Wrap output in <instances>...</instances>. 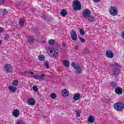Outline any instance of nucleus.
Here are the masks:
<instances>
[{"instance_id": "nucleus-1", "label": "nucleus", "mask_w": 124, "mask_h": 124, "mask_svg": "<svg viewBox=\"0 0 124 124\" xmlns=\"http://www.w3.org/2000/svg\"><path fill=\"white\" fill-rule=\"evenodd\" d=\"M113 75H119L120 74V68L121 65L118 62H114L111 65Z\"/></svg>"}, {"instance_id": "nucleus-2", "label": "nucleus", "mask_w": 124, "mask_h": 124, "mask_svg": "<svg viewBox=\"0 0 124 124\" xmlns=\"http://www.w3.org/2000/svg\"><path fill=\"white\" fill-rule=\"evenodd\" d=\"M73 7L75 11H79L82 9V5L79 0H74L73 2Z\"/></svg>"}, {"instance_id": "nucleus-3", "label": "nucleus", "mask_w": 124, "mask_h": 124, "mask_svg": "<svg viewBox=\"0 0 124 124\" xmlns=\"http://www.w3.org/2000/svg\"><path fill=\"white\" fill-rule=\"evenodd\" d=\"M48 54L51 58H57L59 55V51L55 48H49Z\"/></svg>"}, {"instance_id": "nucleus-4", "label": "nucleus", "mask_w": 124, "mask_h": 124, "mask_svg": "<svg viewBox=\"0 0 124 124\" xmlns=\"http://www.w3.org/2000/svg\"><path fill=\"white\" fill-rule=\"evenodd\" d=\"M71 65L73 67H74V68H75V72L76 73V74H81V73L83 72L82 68H81L79 65L76 64L75 62H73L71 63Z\"/></svg>"}, {"instance_id": "nucleus-5", "label": "nucleus", "mask_w": 124, "mask_h": 124, "mask_svg": "<svg viewBox=\"0 0 124 124\" xmlns=\"http://www.w3.org/2000/svg\"><path fill=\"white\" fill-rule=\"evenodd\" d=\"M109 13L112 16H117L119 14V11L116 6H112L109 8Z\"/></svg>"}, {"instance_id": "nucleus-6", "label": "nucleus", "mask_w": 124, "mask_h": 124, "mask_svg": "<svg viewBox=\"0 0 124 124\" xmlns=\"http://www.w3.org/2000/svg\"><path fill=\"white\" fill-rule=\"evenodd\" d=\"M114 108L117 111H122L124 108V103L117 102L114 105Z\"/></svg>"}, {"instance_id": "nucleus-7", "label": "nucleus", "mask_w": 124, "mask_h": 124, "mask_svg": "<svg viewBox=\"0 0 124 124\" xmlns=\"http://www.w3.org/2000/svg\"><path fill=\"white\" fill-rule=\"evenodd\" d=\"M91 15V11L89 9H85L82 12V16L84 18H88Z\"/></svg>"}, {"instance_id": "nucleus-8", "label": "nucleus", "mask_w": 124, "mask_h": 124, "mask_svg": "<svg viewBox=\"0 0 124 124\" xmlns=\"http://www.w3.org/2000/svg\"><path fill=\"white\" fill-rule=\"evenodd\" d=\"M70 34L71 38H72V40L74 41H76L78 39L77 34L74 30H73L71 31Z\"/></svg>"}, {"instance_id": "nucleus-9", "label": "nucleus", "mask_w": 124, "mask_h": 124, "mask_svg": "<svg viewBox=\"0 0 124 124\" xmlns=\"http://www.w3.org/2000/svg\"><path fill=\"white\" fill-rule=\"evenodd\" d=\"M4 70L6 72H12V67L10 64H6L4 66Z\"/></svg>"}, {"instance_id": "nucleus-10", "label": "nucleus", "mask_w": 124, "mask_h": 124, "mask_svg": "<svg viewBox=\"0 0 124 124\" xmlns=\"http://www.w3.org/2000/svg\"><path fill=\"white\" fill-rule=\"evenodd\" d=\"M81 98V94L80 93H76L74 95L73 97V102H75L77 100H79Z\"/></svg>"}, {"instance_id": "nucleus-11", "label": "nucleus", "mask_w": 124, "mask_h": 124, "mask_svg": "<svg viewBox=\"0 0 124 124\" xmlns=\"http://www.w3.org/2000/svg\"><path fill=\"white\" fill-rule=\"evenodd\" d=\"M27 103L29 105L33 106V105H35V100L33 98H30L27 100Z\"/></svg>"}, {"instance_id": "nucleus-12", "label": "nucleus", "mask_w": 124, "mask_h": 124, "mask_svg": "<svg viewBox=\"0 0 124 124\" xmlns=\"http://www.w3.org/2000/svg\"><path fill=\"white\" fill-rule=\"evenodd\" d=\"M12 114L14 117L18 118L20 116V111H19V109H15L13 110Z\"/></svg>"}, {"instance_id": "nucleus-13", "label": "nucleus", "mask_w": 124, "mask_h": 124, "mask_svg": "<svg viewBox=\"0 0 124 124\" xmlns=\"http://www.w3.org/2000/svg\"><path fill=\"white\" fill-rule=\"evenodd\" d=\"M106 56L107 58H108V59H112L114 57V53L113 52L108 50L106 53Z\"/></svg>"}, {"instance_id": "nucleus-14", "label": "nucleus", "mask_w": 124, "mask_h": 124, "mask_svg": "<svg viewBox=\"0 0 124 124\" xmlns=\"http://www.w3.org/2000/svg\"><path fill=\"white\" fill-rule=\"evenodd\" d=\"M45 75L42 74L41 76L34 75L33 76V78L37 80H44V77Z\"/></svg>"}, {"instance_id": "nucleus-15", "label": "nucleus", "mask_w": 124, "mask_h": 124, "mask_svg": "<svg viewBox=\"0 0 124 124\" xmlns=\"http://www.w3.org/2000/svg\"><path fill=\"white\" fill-rule=\"evenodd\" d=\"M8 90L10 92H11V93H16L17 91V87L13 86H10L8 87Z\"/></svg>"}, {"instance_id": "nucleus-16", "label": "nucleus", "mask_w": 124, "mask_h": 124, "mask_svg": "<svg viewBox=\"0 0 124 124\" xmlns=\"http://www.w3.org/2000/svg\"><path fill=\"white\" fill-rule=\"evenodd\" d=\"M62 96H68L69 95V91L67 90H63L62 92Z\"/></svg>"}, {"instance_id": "nucleus-17", "label": "nucleus", "mask_w": 124, "mask_h": 124, "mask_svg": "<svg viewBox=\"0 0 124 124\" xmlns=\"http://www.w3.org/2000/svg\"><path fill=\"white\" fill-rule=\"evenodd\" d=\"M87 18H88V20L89 21V22H90V23L95 21V18H94V17L93 16H91V15Z\"/></svg>"}, {"instance_id": "nucleus-18", "label": "nucleus", "mask_w": 124, "mask_h": 124, "mask_svg": "<svg viewBox=\"0 0 124 124\" xmlns=\"http://www.w3.org/2000/svg\"><path fill=\"white\" fill-rule=\"evenodd\" d=\"M115 93L117 94H122L123 93V90L120 87H117L115 89Z\"/></svg>"}, {"instance_id": "nucleus-19", "label": "nucleus", "mask_w": 124, "mask_h": 124, "mask_svg": "<svg viewBox=\"0 0 124 124\" xmlns=\"http://www.w3.org/2000/svg\"><path fill=\"white\" fill-rule=\"evenodd\" d=\"M88 122L90 124H93L94 122V117L93 115H90L88 118Z\"/></svg>"}, {"instance_id": "nucleus-20", "label": "nucleus", "mask_w": 124, "mask_h": 124, "mask_svg": "<svg viewBox=\"0 0 124 124\" xmlns=\"http://www.w3.org/2000/svg\"><path fill=\"white\" fill-rule=\"evenodd\" d=\"M28 42L29 43H34V38H33V36H30L29 37L28 39Z\"/></svg>"}, {"instance_id": "nucleus-21", "label": "nucleus", "mask_w": 124, "mask_h": 124, "mask_svg": "<svg viewBox=\"0 0 124 124\" xmlns=\"http://www.w3.org/2000/svg\"><path fill=\"white\" fill-rule=\"evenodd\" d=\"M38 60H39L40 62H44V61H45V56L43 55H40L38 57Z\"/></svg>"}, {"instance_id": "nucleus-22", "label": "nucleus", "mask_w": 124, "mask_h": 124, "mask_svg": "<svg viewBox=\"0 0 124 124\" xmlns=\"http://www.w3.org/2000/svg\"><path fill=\"white\" fill-rule=\"evenodd\" d=\"M63 64L64 66H65L66 67H68L69 66L70 63L67 60H63Z\"/></svg>"}, {"instance_id": "nucleus-23", "label": "nucleus", "mask_w": 124, "mask_h": 124, "mask_svg": "<svg viewBox=\"0 0 124 124\" xmlns=\"http://www.w3.org/2000/svg\"><path fill=\"white\" fill-rule=\"evenodd\" d=\"M60 14L63 17H65V16H66V14H67V11H66L65 9H63L60 12Z\"/></svg>"}, {"instance_id": "nucleus-24", "label": "nucleus", "mask_w": 124, "mask_h": 124, "mask_svg": "<svg viewBox=\"0 0 124 124\" xmlns=\"http://www.w3.org/2000/svg\"><path fill=\"white\" fill-rule=\"evenodd\" d=\"M25 25V20L23 18H21L19 20V25L20 27H23Z\"/></svg>"}, {"instance_id": "nucleus-25", "label": "nucleus", "mask_w": 124, "mask_h": 124, "mask_svg": "<svg viewBox=\"0 0 124 124\" xmlns=\"http://www.w3.org/2000/svg\"><path fill=\"white\" fill-rule=\"evenodd\" d=\"M50 96L52 99H55V98H57V94L55 93H51L50 94Z\"/></svg>"}, {"instance_id": "nucleus-26", "label": "nucleus", "mask_w": 124, "mask_h": 124, "mask_svg": "<svg viewBox=\"0 0 124 124\" xmlns=\"http://www.w3.org/2000/svg\"><path fill=\"white\" fill-rule=\"evenodd\" d=\"M13 85L15 87H16L19 85V82H18V80H15L13 81Z\"/></svg>"}, {"instance_id": "nucleus-27", "label": "nucleus", "mask_w": 124, "mask_h": 124, "mask_svg": "<svg viewBox=\"0 0 124 124\" xmlns=\"http://www.w3.org/2000/svg\"><path fill=\"white\" fill-rule=\"evenodd\" d=\"M48 43L49 45H53V44H55V40L53 39H51L48 41Z\"/></svg>"}, {"instance_id": "nucleus-28", "label": "nucleus", "mask_w": 124, "mask_h": 124, "mask_svg": "<svg viewBox=\"0 0 124 124\" xmlns=\"http://www.w3.org/2000/svg\"><path fill=\"white\" fill-rule=\"evenodd\" d=\"M83 53L84 54H89L90 53V50L89 48L86 47L83 51Z\"/></svg>"}, {"instance_id": "nucleus-29", "label": "nucleus", "mask_w": 124, "mask_h": 124, "mask_svg": "<svg viewBox=\"0 0 124 124\" xmlns=\"http://www.w3.org/2000/svg\"><path fill=\"white\" fill-rule=\"evenodd\" d=\"M45 64L46 67V68H47V69L49 68L50 66H49V62L45 61Z\"/></svg>"}, {"instance_id": "nucleus-30", "label": "nucleus", "mask_w": 124, "mask_h": 124, "mask_svg": "<svg viewBox=\"0 0 124 124\" xmlns=\"http://www.w3.org/2000/svg\"><path fill=\"white\" fill-rule=\"evenodd\" d=\"M76 115L78 117H80L81 116V111L80 110L76 111Z\"/></svg>"}, {"instance_id": "nucleus-31", "label": "nucleus", "mask_w": 124, "mask_h": 124, "mask_svg": "<svg viewBox=\"0 0 124 124\" xmlns=\"http://www.w3.org/2000/svg\"><path fill=\"white\" fill-rule=\"evenodd\" d=\"M79 32L81 35H85V31L83 29H80L79 31Z\"/></svg>"}, {"instance_id": "nucleus-32", "label": "nucleus", "mask_w": 124, "mask_h": 124, "mask_svg": "<svg viewBox=\"0 0 124 124\" xmlns=\"http://www.w3.org/2000/svg\"><path fill=\"white\" fill-rule=\"evenodd\" d=\"M79 40L82 43H84V42H86V40L82 37H79Z\"/></svg>"}, {"instance_id": "nucleus-33", "label": "nucleus", "mask_w": 124, "mask_h": 124, "mask_svg": "<svg viewBox=\"0 0 124 124\" xmlns=\"http://www.w3.org/2000/svg\"><path fill=\"white\" fill-rule=\"evenodd\" d=\"M33 91H34L35 92H37V91H38V88H37V86H33Z\"/></svg>"}, {"instance_id": "nucleus-34", "label": "nucleus", "mask_w": 124, "mask_h": 124, "mask_svg": "<svg viewBox=\"0 0 124 124\" xmlns=\"http://www.w3.org/2000/svg\"><path fill=\"white\" fill-rule=\"evenodd\" d=\"M110 85L112 86V87H116V86H117V84H116V83L114 82H111Z\"/></svg>"}, {"instance_id": "nucleus-35", "label": "nucleus", "mask_w": 124, "mask_h": 124, "mask_svg": "<svg viewBox=\"0 0 124 124\" xmlns=\"http://www.w3.org/2000/svg\"><path fill=\"white\" fill-rule=\"evenodd\" d=\"M16 124H26L24 121H19L16 122Z\"/></svg>"}, {"instance_id": "nucleus-36", "label": "nucleus", "mask_w": 124, "mask_h": 124, "mask_svg": "<svg viewBox=\"0 0 124 124\" xmlns=\"http://www.w3.org/2000/svg\"><path fill=\"white\" fill-rule=\"evenodd\" d=\"M3 15H5V14H7V11H6V10H5V9H4L3 10Z\"/></svg>"}, {"instance_id": "nucleus-37", "label": "nucleus", "mask_w": 124, "mask_h": 124, "mask_svg": "<svg viewBox=\"0 0 124 124\" xmlns=\"http://www.w3.org/2000/svg\"><path fill=\"white\" fill-rule=\"evenodd\" d=\"M4 31V29H3V28L0 27V33L1 32H3Z\"/></svg>"}, {"instance_id": "nucleus-38", "label": "nucleus", "mask_w": 124, "mask_h": 124, "mask_svg": "<svg viewBox=\"0 0 124 124\" xmlns=\"http://www.w3.org/2000/svg\"><path fill=\"white\" fill-rule=\"evenodd\" d=\"M5 40H8L9 39V36L8 35H6L5 37Z\"/></svg>"}, {"instance_id": "nucleus-39", "label": "nucleus", "mask_w": 124, "mask_h": 124, "mask_svg": "<svg viewBox=\"0 0 124 124\" xmlns=\"http://www.w3.org/2000/svg\"><path fill=\"white\" fill-rule=\"evenodd\" d=\"M62 46H63V47H65V46H66V44H65V42H63L62 43Z\"/></svg>"}, {"instance_id": "nucleus-40", "label": "nucleus", "mask_w": 124, "mask_h": 124, "mask_svg": "<svg viewBox=\"0 0 124 124\" xmlns=\"http://www.w3.org/2000/svg\"><path fill=\"white\" fill-rule=\"evenodd\" d=\"M79 48V46H75V50H78V49Z\"/></svg>"}, {"instance_id": "nucleus-41", "label": "nucleus", "mask_w": 124, "mask_h": 124, "mask_svg": "<svg viewBox=\"0 0 124 124\" xmlns=\"http://www.w3.org/2000/svg\"><path fill=\"white\" fill-rule=\"evenodd\" d=\"M121 37L124 39V32H122L121 34Z\"/></svg>"}, {"instance_id": "nucleus-42", "label": "nucleus", "mask_w": 124, "mask_h": 124, "mask_svg": "<svg viewBox=\"0 0 124 124\" xmlns=\"http://www.w3.org/2000/svg\"><path fill=\"white\" fill-rule=\"evenodd\" d=\"M93 1H94V2H99L100 0H93Z\"/></svg>"}, {"instance_id": "nucleus-43", "label": "nucleus", "mask_w": 124, "mask_h": 124, "mask_svg": "<svg viewBox=\"0 0 124 124\" xmlns=\"http://www.w3.org/2000/svg\"><path fill=\"white\" fill-rule=\"evenodd\" d=\"M16 5L17 6H19V5H21V3L19 2H17L16 3Z\"/></svg>"}, {"instance_id": "nucleus-44", "label": "nucleus", "mask_w": 124, "mask_h": 124, "mask_svg": "<svg viewBox=\"0 0 124 124\" xmlns=\"http://www.w3.org/2000/svg\"><path fill=\"white\" fill-rule=\"evenodd\" d=\"M3 0H0V4H3Z\"/></svg>"}, {"instance_id": "nucleus-45", "label": "nucleus", "mask_w": 124, "mask_h": 124, "mask_svg": "<svg viewBox=\"0 0 124 124\" xmlns=\"http://www.w3.org/2000/svg\"><path fill=\"white\" fill-rule=\"evenodd\" d=\"M34 73L33 72H30V74H31V75H33Z\"/></svg>"}, {"instance_id": "nucleus-46", "label": "nucleus", "mask_w": 124, "mask_h": 124, "mask_svg": "<svg viewBox=\"0 0 124 124\" xmlns=\"http://www.w3.org/2000/svg\"><path fill=\"white\" fill-rule=\"evenodd\" d=\"M1 45V41H0V45Z\"/></svg>"}]
</instances>
